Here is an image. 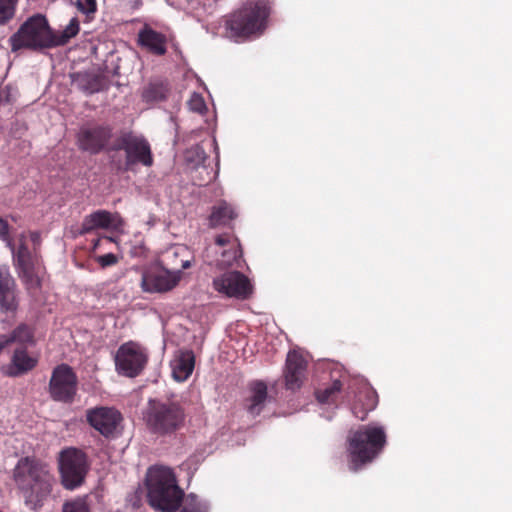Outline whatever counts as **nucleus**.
I'll return each mask as SVG.
<instances>
[{
  "instance_id": "f257e3e1",
  "label": "nucleus",
  "mask_w": 512,
  "mask_h": 512,
  "mask_svg": "<svg viewBox=\"0 0 512 512\" xmlns=\"http://www.w3.org/2000/svg\"><path fill=\"white\" fill-rule=\"evenodd\" d=\"M14 481L25 505L37 510L50 495L55 478L46 464L25 457L20 459L14 468Z\"/></svg>"
},
{
  "instance_id": "f03ea898",
  "label": "nucleus",
  "mask_w": 512,
  "mask_h": 512,
  "mask_svg": "<svg viewBox=\"0 0 512 512\" xmlns=\"http://www.w3.org/2000/svg\"><path fill=\"white\" fill-rule=\"evenodd\" d=\"M271 0H246L226 16L225 27L230 38L247 39L261 34L271 12Z\"/></svg>"
},
{
  "instance_id": "7ed1b4c3",
  "label": "nucleus",
  "mask_w": 512,
  "mask_h": 512,
  "mask_svg": "<svg viewBox=\"0 0 512 512\" xmlns=\"http://www.w3.org/2000/svg\"><path fill=\"white\" fill-rule=\"evenodd\" d=\"M347 442L350 469L358 471L381 454L387 443V435L383 426L368 424L351 432Z\"/></svg>"
},
{
  "instance_id": "20e7f679",
  "label": "nucleus",
  "mask_w": 512,
  "mask_h": 512,
  "mask_svg": "<svg viewBox=\"0 0 512 512\" xmlns=\"http://www.w3.org/2000/svg\"><path fill=\"white\" fill-rule=\"evenodd\" d=\"M147 429L157 436H171L185 426L186 413L177 401L150 399L143 412Z\"/></svg>"
},
{
  "instance_id": "39448f33",
  "label": "nucleus",
  "mask_w": 512,
  "mask_h": 512,
  "mask_svg": "<svg viewBox=\"0 0 512 512\" xmlns=\"http://www.w3.org/2000/svg\"><path fill=\"white\" fill-rule=\"evenodd\" d=\"M53 30L50 28L45 16L36 14L29 17L9 38L11 50L21 49L40 51L53 48Z\"/></svg>"
},
{
  "instance_id": "423d86ee",
  "label": "nucleus",
  "mask_w": 512,
  "mask_h": 512,
  "mask_svg": "<svg viewBox=\"0 0 512 512\" xmlns=\"http://www.w3.org/2000/svg\"><path fill=\"white\" fill-rule=\"evenodd\" d=\"M113 150H123L125 152V162L123 166L118 167L124 171L133 170L136 164H142L146 167L153 164L150 144L142 136L125 133L118 138Z\"/></svg>"
},
{
  "instance_id": "0eeeda50",
  "label": "nucleus",
  "mask_w": 512,
  "mask_h": 512,
  "mask_svg": "<svg viewBox=\"0 0 512 512\" xmlns=\"http://www.w3.org/2000/svg\"><path fill=\"white\" fill-rule=\"evenodd\" d=\"M59 470L63 486L70 490L75 489L83 483L88 471L86 455L76 448L61 451Z\"/></svg>"
},
{
  "instance_id": "6e6552de",
  "label": "nucleus",
  "mask_w": 512,
  "mask_h": 512,
  "mask_svg": "<svg viewBox=\"0 0 512 512\" xmlns=\"http://www.w3.org/2000/svg\"><path fill=\"white\" fill-rule=\"evenodd\" d=\"M148 360L144 348L135 342L122 344L115 356L117 371L127 377H136L144 369Z\"/></svg>"
},
{
  "instance_id": "1a4fd4ad",
  "label": "nucleus",
  "mask_w": 512,
  "mask_h": 512,
  "mask_svg": "<svg viewBox=\"0 0 512 512\" xmlns=\"http://www.w3.org/2000/svg\"><path fill=\"white\" fill-rule=\"evenodd\" d=\"M111 137L110 126L86 124L80 127L76 135V143L81 151L96 155L107 147Z\"/></svg>"
},
{
  "instance_id": "9d476101",
  "label": "nucleus",
  "mask_w": 512,
  "mask_h": 512,
  "mask_svg": "<svg viewBox=\"0 0 512 512\" xmlns=\"http://www.w3.org/2000/svg\"><path fill=\"white\" fill-rule=\"evenodd\" d=\"M77 377L66 364L54 368L49 383L50 395L55 401L71 402L76 394Z\"/></svg>"
},
{
  "instance_id": "9b49d317",
  "label": "nucleus",
  "mask_w": 512,
  "mask_h": 512,
  "mask_svg": "<svg viewBox=\"0 0 512 512\" xmlns=\"http://www.w3.org/2000/svg\"><path fill=\"white\" fill-rule=\"evenodd\" d=\"M23 238L24 236L21 237V243L17 252L15 253L12 250L14 265L26 289L32 291L41 286V280L36 271L37 256L30 252Z\"/></svg>"
},
{
  "instance_id": "f8f14e48",
  "label": "nucleus",
  "mask_w": 512,
  "mask_h": 512,
  "mask_svg": "<svg viewBox=\"0 0 512 512\" xmlns=\"http://www.w3.org/2000/svg\"><path fill=\"white\" fill-rule=\"evenodd\" d=\"M213 287L217 292L236 299H247L253 292L250 280L238 271L225 272L214 278Z\"/></svg>"
},
{
  "instance_id": "ddd939ff",
  "label": "nucleus",
  "mask_w": 512,
  "mask_h": 512,
  "mask_svg": "<svg viewBox=\"0 0 512 512\" xmlns=\"http://www.w3.org/2000/svg\"><path fill=\"white\" fill-rule=\"evenodd\" d=\"M182 277L180 270L153 269L143 272L141 288L146 293H165L177 286Z\"/></svg>"
},
{
  "instance_id": "4468645a",
  "label": "nucleus",
  "mask_w": 512,
  "mask_h": 512,
  "mask_svg": "<svg viewBox=\"0 0 512 512\" xmlns=\"http://www.w3.org/2000/svg\"><path fill=\"white\" fill-rule=\"evenodd\" d=\"M121 420V414L114 408L97 407L87 412L88 423L105 437L114 436Z\"/></svg>"
},
{
  "instance_id": "2eb2a0df",
  "label": "nucleus",
  "mask_w": 512,
  "mask_h": 512,
  "mask_svg": "<svg viewBox=\"0 0 512 512\" xmlns=\"http://www.w3.org/2000/svg\"><path fill=\"white\" fill-rule=\"evenodd\" d=\"M123 225L124 221L119 213H112L107 210H97L84 217L79 234L85 235L96 229L119 230Z\"/></svg>"
},
{
  "instance_id": "dca6fc26",
  "label": "nucleus",
  "mask_w": 512,
  "mask_h": 512,
  "mask_svg": "<svg viewBox=\"0 0 512 512\" xmlns=\"http://www.w3.org/2000/svg\"><path fill=\"white\" fill-rule=\"evenodd\" d=\"M161 493L158 498H155L153 494L147 490L148 501L152 507L163 512H175L184 496L183 490L177 485H168V487H162Z\"/></svg>"
},
{
  "instance_id": "f3484780",
  "label": "nucleus",
  "mask_w": 512,
  "mask_h": 512,
  "mask_svg": "<svg viewBox=\"0 0 512 512\" xmlns=\"http://www.w3.org/2000/svg\"><path fill=\"white\" fill-rule=\"evenodd\" d=\"M306 361L297 352H289L286 358L284 373L285 387L288 390H298L305 379Z\"/></svg>"
},
{
  "instance_id": "a211bd4d",
  "label": "nucleus",
  "mask_w": 512,
  "mask_h": 512,
  "mask_svg": "<svg viewBox=\"0 0 512 512\" xmlns=\"http://www.w3.org/2000/svg\"><path fill=\"white\" fill-rule=\"evenodd\" d=\"M147 490L158 498L162 487H168V485H177V479L173 470L165 466H153L148 469L147 477Z\"/></svg>"
},
{
  "instance_id": "6ab92c4d",
  "label": "nucleus",
  "mask_w": 512,
  "mask_h": 512,
  "mask_svg": "<svg viewBox=\"0 0 512 512\" xmlns=\"http://www.w3.org/2000/svg\"><path fill=\"white\" fill-rule=\"evenodd\" d=\"M0 306L5 311H14L17 308L15 281L7 265H0Z\"/></svg>"
},
{
  "instance_id": "aec40b11",
  "label": "nucleus",
  "mask_w": 512,
  "mask_h": 512,
  "mask_svg": "<svg viewBox=\"0 0 512 512\" xmlns=\"http://www.w3.org/2000/svg\"><path fill=\"white\" fill-rule=\"evenodd\" d=\"M138 44L150 53L162 56L166 53V36L145 25L138 33Z\"/></svg>"
},
{
  "instance_id": "412c9836",
  "label": "nucleus",
  "mask_w": 512,
  "mask_h": 512,
  "mask_svg": "<svg viewBox=\"0 0 512 512\" xmlns=\"http://www.w3.org/2000/svg\"><path fill=\"white\" fill-rule=\"evenodd\" d=\"M238 213L235 207L225 200L217 202L211 208L208 217V226L210 228L230 227L231 223L237 218Z\"/></svg>"
},
{
  "instance_id": "4be33fe9",
  "label": "nucleus",
  "mask_w": 512,
  "mask_h": 512,
  "mask_svg": "<svg viewBox=\"0 0 512 512\" xmlns=\"http://www.w3.org/2000/svg\"><path fill=\"white\" fill-rule=\"evenodd\" d=\"M249 396L246 399V409L252 416H258L265 407L268 398V388L261 380L252 381L249 386Z\"/></svg>"
},
{
  "instance_id": "5701e85b",
  "label": "nucleus",
  "mask_w": 512,
  "mask_h": 512,
  "mask_svg": "<svg viewBox=\"0 0 512 512\" xmlns=\"http://www.w3.org/2000/svg\"><path fill=\"white\" fill-rule=\"evenodd\" d=\"M195 357L192 351H179L171 361L172 376L178 382H183L192 374Z\"/></svg>"
},
{
  "instance_id": "b1692460",
  "label": "nucleus",
  "mask_w": 512,
  "mask_h": 512,
  "mask_svg": "<svg viewBox=\"0 0 512 512\" xmlns=\"http://www.w3.org/2000/svg\"><path fill=\"white\" fill-rule=\"evenodd\" d=\"M36 364L37 359L30 356L25 349H16L6 374L11 377H17L32 370Z\"/></svg>"
},
{
  "instance_id": "393cba45",
  "label": "nucleus",
  "mask_w": 512,
  "mask_h": 512,
  "mask_svg": "<svg viewBox=\"0 0 512 512\" xmlns=\"http://www.w3.org/2000/svg\"><path fill=\"white\" fill-rule=\"evenodd\" d=\"M378 403L377 394L371 388H365L360 392L355 401L352 411L356 418L365 420L368 413L376 408Z\"/></svg>"
},
{
  "instance_id": "a878e982",
  "label": "nucleus",
  "mask_w": 512,
  "mask_h": 512,
  "mask_svg": "<svg viewBox=\"0 0 512 512\" xmlns=\"http://www.w3.org/2000/svg\"><path fill=\"white\" fill-rule=\"evenodd\" d=\"M73 83L84 93L93 94L103 87L102 78L99 75L87 72H78L72 75Z\"/></svg>"
},
{
  "instance_id": "bb28decb",
  "label": "nucleus",
  "mask_w": 512,
  "mask_h": 512,
  "mask_svg": "<svg viewBox=\"0 0 512 512\" xmlns=\"http://www.w3.org/2000/svg\"><path fill=\"white\" fill-rule=\"evenodd\" d=\"M13 342L19 344H34V333L31 327L26 324L18 325L10 335H0V352Z\"/></svg>"
},
{
  "instance_id": "cd10ccee",
  "label": "nucleus",
  "mask_w": 512,
  "mask_h": 512,
  "mask_svg": "<svg viewBox=\"0 0 512 512\" xmlns=\"http://www.w3.org/2000/svg\"><path fill=\"white\" fill-rule=\"evenodd\" d=\"M169 85L161 79L151 80L142 91V98L146 102H157L167 98Z\"/></svg>"
},
{
  "instance_id": "c85d7f7f",
  "label": "nucleus",
  "mask_w": 512,
  "mask_h": 512,
  "mask_svg": "<svg viewBox=\"0 0 512 512\" xmlns=\"http://www.w3.org/2000/svg\"><path fill=\"white\" fill-rule=\"evenodd\" d=\"M80 29L79 21L76 17L72 18L69 22V24L59 32L53 31V48L57 46L65 45L69 42L70 39L75 37Z\"/></svg>"
},
{
  "instance_id": "c756f323",
  "label": "nucleus",
  "mask_w": 512,
  "mask_h": 512,
  "mask_svg": "<svg viewBox=\"0 0 512 512\" xmlns=\"http://www.w3.org/2000/svg\"><path fill=\"white\" fill-rule=\"evenodd\" d=\"M342 384L339 380H335L329 387L316 392L317 400L320 403H329L334 400L336 394L340 392Z\"/></svg>"
},
{
  "instance_id": "7c9ffc66",
  "label": "nucleus",
  "mask_w": 512,
  "mask_h": 512,
  "mask_svg": "<svg viewBox=\"0 0 512 512\" xmlns=\"http://www.w3.org/2000/svg\"><path fill=\"white\" fill-rule=\"evenodd\" d=\"M208 505L196 495L189 494L184 500V506L180 512H208Z\"/></svg>"
},
{
  "instance_id": "2f4dec72",
  "label": "nucleus",
  "mask_w": 512,
  "mask_h": 512,
  "mask_svg": "<svg viewBox=\"0 0 512 512\" xmlns=\"http://www.w3.org/2000/svg\"><path fill=\"white\" fill-rule=\"evenodd\" d=\"M240 256L241 251L238 245H232V248L223 250L222 258L218 261V264L222 267H230Z\"/></svg>"
},
{
  "instance_id": "473e14b6",
  "label": "nucleus",
  "mask_w": 512,
  "mask_h": 512,
  "mask_svg": "<svg viewBox=\"0 0 512 512\" xmlns=\"http://www.w3.org/2000/svg\"><path fill=\"white\" fill-rule=\"evenodd\" d=\"M17 0H0V25L8 22L15 13Z\"/></svg>"
},
{
  "instance_id": "72a5a7b5",
  "label": "nucleus",
  "mask_w": 512,
  "mask_h": 512,
  "mask_svg": "<svg viewBox=\"0 0 512 512\" xmlns=\"http://www.w3.org/2000/svg\"><path fill=\"white\" fill-rule=\"evenodd\" d=\"M188 107L191 111L203 114L207 110V106L203 96L199 93H193L189 98Z\"/></svg>"
},
{
  "instance_id": "f704fd0d",
  "label": "nucleus",
  "mask_w": 512,
  "mask_h": 512,
  "mask_svg": "<svg viewBox=\"0 0 512 512\" xmlns=\"http://www.w3.org/2000/svg\"><path fill=\"white\" fill-rule=\"evenodd\" d=\"M76 6L78 10L86 16L95 14L97 10L96 0H76Z\"/></svg>"
},
{
  "instance_id": "c9c22d12",
  "label": "nucleus",
  "mask_w": 512,
  "mask_h": 512,
  "mask_svg": "<svg viewBox=\"0 0 512 512\" xmlns=\"http://www.w3.org/2000/svg\"><path fill=\"white\" fill-rule=\"evenodd\" d=\"M63 512H88V507L83 500H75L65 503Z\"/></svg>"
},
{
  "instance_id": "e433bc0d",
  "label": "nucleus",
  "mask_w": 512,
  "mask_h": 512,
  "mask_svg": "<svg viewBox=\"0 0 512 512\" xmlns=\"http://www.w3.org/2000/svg\"><path fill=\"white\" fill-rule=\"evenodd\" d=\"M216 245L220 247H228V249L232 248V245H238L237 239L232 234H221L215 238Z\"/></svg>"
},
{
  "instance_id": "4c0bfd02",
  "label": "nucleus",
  "mask_w": 512,
  "mask_h": 512,
  "mask_svg": "<svg viewBox=\"0 0 512 512\" xmlns=\"http://www.w3.org/2000/svg\"><path fill=\"white\" fill-rule=\"evenodd\" d=\"M97 263L102 267L106 268L113 266L118 263V257L113 253H107L97 257Z\"/></svg>"
},
{
  "instance_id": "58836bf2",
  "label": "nucleus",
  "mask_w": 512,
  "mask_h": 512,
  "mask_svg": "<svg viewBox=\"0 0 512 512\" xmlns=\"http://www.w3.org/2000/svg\"><path fill=\"white\" fill-rule=\"evenodd\" d=\"M0 239L5 241L11 250H14V245L9 239L8 223L2 218H0Z\"/></svg>"
},
{
  "instance_id": "ea45409f",
  "label": "nucleus",
  "mask_w": 512,
  "mask_h": 512,
  "mask_svg": "<svg viewBox=\"0 0 512 512\" xmlns=\"http://www.w3.org/2000/svg\"><path fill=\"white\" fill-rule=\"evenodd\" d=\"M145 251H146V247L142 243L139 246H134L131 250V254H132V256H142V255H144Z\"/></svg>"
},
{
  "instance_id": "a19ab883",
  "label": "nucleus",
  "mask_w": 512,
  "mask_h": 512,
  "mask_svg": "<svg viewBox=\"0 0 512 512\" xmlns=\"http://www.w3.org/2000/svg\"><path fill=\"white\" fill-rule=\"evenodd\" d=\"M190 266H191V262H190L189 260H185V261H183V262H182V265H181L182 269H187V268H189Z\"/></svg>"
},
{
  "instance_id": "79ce46f5",
  "label": "nucleus",
  "mask_w": 512,
  "mask_h": 512,
  "mask_svg": "<svg viewBox=\"0 0 512 512\" xmlns=\"http://www.w3.org/2000/svg\"><path fill=\"white\" fill-rule=\"evenodd\" d=\"M31 238L33 242H36L38 240V234L35 232L31 233Z\"/></svg>"
},
{
  "instance_id": "37998d69",
  "label": "nucleus",
  "mask_w": 512,
  "mask_h": 512,
  "mask_svg": "<svg viewBox=\"0 0 512 512\" xmlns=\"http://www.w3.org/2000/svg\"><path fill=\"white\" fill-rule=\"evenodd\" d=\"M200 152H201V155H202V156H201V159H204V151H203V150H201Z\"/></svg>"
}]
</instances>
